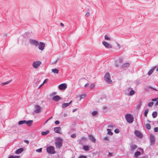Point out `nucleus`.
<instances>
[{
  "label": "nucleus",
  "instance_id": "obj_1",
  "mask_svg": "<svg viewBox=\"0 0 158 158\" xmlns=\"http://www.w3.org/2000/svg\"><path fill=\"white\" fill-rule=\"evenodd\" d=\"M127 122L129 123H132L134 121V117L133 115L130 114H127L125 116Z\"/></svg>",
  "mask_w": 158,
  "mask_h": 158
},
{
  "label": "nucleus",
  "instance_id": "obj_2",
  "mask_svg": "<svg viewBox=\"0 0 158 158\" xmlns=\"http://www.w3.org/2000/svg\"><path fill=\"white\" fill-rule=\"evenodd\" d=\"M56 140L57 142H55V145L56 148H60L62 145L63 139L60 137H58Z\"/></svg>",
  "mask_w": 158,
  "mask_h": 158
},
{
  "label": "nucleus",
  "instance_id": "obj_3",
  "mask_svg": "<svg viewBox=\"0 0 158 158\" xmlns=\"http://www.w3.org/2000/svg\"><path fill=\"white\" fill-rule=\"evenodd\" d=\"M47 152L49 154H54L56 153L54 147L51 146L47 148Z\"/></svg>",
  "mask_w": 158,
  "mask_h": 158
},
{
  "label": "nucleus",
  "instance_id": "obj_4",
  "mask_svg": "<svg viewBox=\"0 0 158 158\" xmlns=\"http://www.w3.org/2000/svg\"><path fill=\"white\" fill-rule=\"evenodd\" d=\"M104 80L107 82L108 83H112V81L110 78V76L109 73L107 72L106 73L104 76Z\"/></svg>",
  "mask_w": 158,
  "mask_h": 158
},
{
  "label": "nucleus",
  "instance_id": "obj_5",
  "mask_svg": "<svg viewBox=\"0 0 158 158\" xmlns=\"http://www.w3.org/2000/svg\"><path fill=\"white\" fill-rule=\"evenodd\" d=\"M29 41L31 44L34 45L36 47L38 46L39 45V42L36 40L29 39Z\"/></svg>",
  "mask_w": 158,
  "mask_h": 158
},
{
  "label": "nucleus",
  "instance_id": "obj_6",
  "mask_svg": "<svg viewBox=\"0 0 158 158\" xmlns=\"http://www.w3.org/2000/svg\"><path fill=\"white\" fill-rule=\"evenodd\" d=\"M42 63L41 61H37L33 62L32 64L33 67L35 69H36L38 67L40 64H41Z\"/></svg>",
  "mask_w": 158,
  "mask_h": 158
},
{
  "label": "nucleus",
  "instance_id": "obj_7",
  "mask_svg": "<svg viewBox=\"0 0 158 158\" xmlns=\"http://www.w3.org/2000/svg\"><path fill=\"white\" fill-rule=\"evenodd\" d=\"M38 48L41 51H43L45 48V44L42 42H40L39 43V45H38Z\"/></svg>",
  "mask_w": 158,
  "mask_h": 158
},
{
  "label": "nucleus",
  "instance_id": "obj_8",
  "mask_svg": "<svg viewBox=\"0 0 158 158\" xmlns=\"http://www.w3.org/2000/svg\"><path fill=\"white\" fill-rule=\"evenodd\" d=\"M35 110L34 112L36 113H39L41 111V107L38 105H36L35 106Z\"/></svg>",
  "mask_w": 158,
  "mask_h": 158
},
{
  "label": "nucleus",
  "instance_id": "obj_9",
  "mask_svg": "<svg viewBox=\"0 0 158 158\" xmlns=\"http://www.w3.org/2000/svg\"><path fill=\"white\" fill-rule=\"evenodd\" d=\"M58 87L60 90H65L67 88V85L66 83H63L59 85Z\"/></svg>",
  "mask_w": 158,
  "mask_h": 158
},
{
  "label": "nucleus",
  "instance_id": "obj_10",
  "mask_svg": "<svg viewBox=\"0 0 158 158\" xmlns=\"http://www.w3.org/2000/svg\"><path fill=\"white\" fill-rule=\"evenodd\" d=\"M150 142L151 145H152L154 144L155 142V137L152 135L151 134L150 135Z\"/></svg>",
  "mask_w": 158,
  "mask_h": 158
},
{
  "label": "nucleus",
  "instance_id": "obj_11",
  "mask_svg": "<svg viewBox=\"0 0 158 158\" xmlns=\"http://www.w3.org/2000/svg\"><path fill=\"white\" fill-rule=\"evenodd\" d=\"M134 133L135 135L138 137L141 138L143 137L142 133L139 131H135Z\"/></svg>",
  "mask_w": 158,
  "mask_h": 158
},
{
  "label": "nucleus",
  "instance_id": "obj_12",
  "mask_svg": "<svg viewBox=\"0 0 158 158\" xmlns=\"http://www.w3.org/2000/svg\"><path fill=\"white\" fill-rule=\"evenodd\" d=\"M61 99V98L59 96L56 95L52 97V100L57 102Z\"/></svg>",
  "mask_w": 158,
  "mask_h": 158
},
{
  "label": "nucleus",
  "instance_id": "obj_13",
  "mask_svg": "<svg viewBox=\"0 0 158 158\" xmlns=\"http://www.w3.org/2000/svg\"><path fill=\"white\" fill-rule=\"evenodd\" d=\"M102 44L106 48H111L112 47L111 45L106 41H103L102 42Z\"/></svg>",
  "mask_w": 158,
  "mask_h": 158
},
{
  "label": "nucleus",
  "instance_id": "obj_14",
  "mask_svg": "<svg viewBox=\"0 0 158 158\" xmlns=\"http://www.w3.org/2000/svg\"><path fill=\"white\" fill-rule=\"evenodd\" d=\"M61 128L60 127H55L54 128V130L55 132L58 134H61L60 131Z\"/></svg>",
  "mask_w": 158,
  "mask_h": 158
},
{
  "label": "nucleus",
  "instance_id": "obj_15",
  "mask_svg": "<svg viewBox=\"0 0 158 158\" xmlns=\"http://www.w3.org/2000/svg\"><path fill=\"white\" fill-rule=\"evenodd\" d=\"M72 102V101H71L69 103H63L62 104V107L63 108H65L69 106Z\"/></svg>",
  "mask_w": 158,
  "mask_h": 158
},
{
  "label": "nucleus",
  "instance_id": "obj_16",
  "mask_svg": "<svg viewBox=\"0 0 158 158\" xmlns=\"http://www.w3.org/2000/svg\"><path fill=\"white\" fill-rule=\"evenodd\" d=\"M130 148H131V150L132 151L135 150L137 147L136 145L133 144V143L132 142L130 143Z\"/></svg>",
  "mask_w": 158,
  "mask_h": 158
},
{
  "label": "nucleus",
  "instance_id": "obj_17",
  "mask_svg": "<svg viewBox=\"0 0 158 158\" xmlns=\"http://www.w3.org/2000/svg\"><path fill=\"white\" fill-rule=\"evenodd\" d=\"M23 148H19L16 150L15 152L16 154H19L22 152L23 151Z\"/></svg>",
  "mask_w": 158,
  "mask_h": 158
},
{
  "label": "nucleus",
  "instance_id": "obj_18",
  "mask_svg": "<svg viewBox=\"0 0 158 158\" xmlns=\"http://www.w3.org/2000/svg\"><path fill=\"white\" fill-rule=\"evenodd\" d=\"M33 120H29L25 121V124L28 127L30 126L33 123Z\"/></svg>",
  "mask_w": 158,
  "mask_h": 158
},
{
  "label": "nucleus",
  "instance_id": "obj_19",
  "mask_svg": "<svg viewBox=\"0 0 158 158\" xmlns=\"http://www.w3.org/2000/svg\"><path fill=\"white\" fill-rule=\"evenodd\" d=\"M90 139L93 142L95 143L96 139L94 136L92 135H89Z\"/></svg>",
  "mask_w": 158,
  "mask_h": 158
},
{
  "label": "nucleus",
  "instance_id": "obj_20",
  "mask_svg": "<svg viewBox=\"0 0 158 158\" xmlns=\"http://www.w3.org/2000/svg\"><path fill=\"white\" fill-rule=\"evenodd\" d=\"M156 67L154 66L153 68L152 69H151L149 71V72L148 73V75L150 76L153 73L154 70L155 69Z\"/></svg>",
  "mask_w": 158,
  "mask_h": 158
},
{
  "label": "nucleus",
  "instance_id": "obj_21",
  "mask_svg": "<svg viewBox=\"0 0 158 158\" xmlns=\"http://www.w3.org/2000/svg\"><path fill=\"white\" fill-rule=\"evenodd\" d=\"M83 149L86 151H88L89 150V148L88 145H84L83 147Z\"/></svg>",
  "mask_w": 158,
  "mask_h": 158
},
{
  "label": "nucleus",
  "instance_id": "obj_22",
  "mask_svg": "<svg viewBox=\"0 0 158 158\" xmlns=\"http://www.w3.org/2000/svg\"><path fill=\"white\" fill-rule=\"evenodd\" d=\"M50 132L49 130H47L45 131H43L41 132V135L43 136L46 135L48 134Z\"/></svg>",
  "mask_w": 158,
  "mask_h": 158
},
{
  "label": "nucleus",
  "instance_id": "obj_23",
  "mask_svg": "<svg viewBox=\"0 0 158 158\" xmlns=\"http://www.w3.org/2000/svg\"><path fill=\"white\" fill-rule=\"evenodd\" d=\"M107 134L108 135H113V133L111 131V130L110 129H107Z\"/></svg>",
  "mask_w": 158,
  "mask_h": 158
},
{
  "label": "nucleus",
  "instance_id": "obj_24",
  "mask_svg": "<svg viewBox=\"0 0 158 158\" xmlns=\"http://www.w3.org/2000/svg\"><path fill=\"white\" fill-rule=\"evenodd\" d=\"M141 154V152L139 151H137L134 154L136 158L138 157Z\"/></svg>",
  "mask_w": 158,
  "mask_h": 158
},
{
  "label": "nucleus",
  "instance_id": "obj_25",
  "mask_svg": "<svg viewBox=\"0 0 158 158\" xmlns=\"http://www.w3.org/2000/svg\"><path fill=\"white\" fill-rule=\"evenodd\" d=\"M52 72H53L55 74H58L59 73V70L58 69L56 68H55L54 69H52Z\"/></svg>",
  "mask_w": 158,
  "mask_h": 158
},
{
  "label": "nucleus",
  "instance_id": "obj_26",
  "mask_svg": "<svg viewBox=\"0 0 158 158\" xmlns=\"http://www.w3.org/2000/svg\"><path fill=\"white\" fill-rule=\"evenodd\" d=\"M130 65V64L129 63L127 62L123 64L122 66L123 67L128 68Z\"/></svg>",
  "mask_w": 158,
  "mask_h": 158
},
{
  "label": "nucleus",
  "instance_id": "obj_27",
  "mask_svg": "<svg viewBox=\"0 0 158 158\" xmlns=\"http://www.w3.org/2000/svg\"><path fill=\"white\" fill-rule=\"evenodd\" d=\"M152 117L153 118H156L157 116V113L156 111H154L152 114Z\"/></svg>",
  "mask_w": 158,
  "mask_h": 158
},
{
  "label": "nucleus",
  "instance_id": "obj_28",
  "mask_svg": "<svg viewBox=\"0 0 158 158\" xmlns=\"http://www.w3.org/2000/svg\"><path fill=\"white\" fill-rule=\"evenodd\" d=\"M12 80H11L9 81H7L6 82H2L1 84V85H6V84H7L10 82L12 81Z\"/></svg>",
  "mask_w": 158,
  "mask_h": 158
},
{
  "label": "nucleus",
  "instance_id": "obj_29",
  "mask_svg": "<svg viewBox=\"0 0 158 158\" xmlns=\"http://www.w3.org/2000/svg\"><path fill=\"white\" fill-rule=\"evenodd\" d=\"M20 156H14L12 155H10L9 156L8 158H19Z\"/></svg>",
  "mask_w": 158,
  "mask_h": 158
},
{
  "label": "nucleus",
  "instance_id": "obj_30",
  "mask_svg": "<svg viewBox=\"0 0 158 158\" xmlns=\"http://www.w3.org/2000/svg\"><path fill=\"white\" fill-rule=\"evenodd\" d=\"M26 120H20L18 122V124L19 125H21L25 123Z\"/></svg>",
  "mask_w": 158,
  "mask_h": 158
},
{
  "label": "nucleus",
  "instance_id": "obj_31",
  "mask_svg": "<svg viewBox=\"0 0 158 158\" xmlns=\"http://www.w3.org/2000/svg\"><path fill=\"white\" fill-rule=\"evenodd\" d=\"M135 93V91L134 90H131L129 92V94L131 96L134 95Z\"/></svg>",
  "mask_w": 158,
  "mask_h": 158
},
{
  "label": "nucleus",
  "instance_id": "obj_32",
  "mask_svg": "<svg viewBox=\"0 0 158 158\" xmlns=\"http://www.w3.org/2000/svg\"><path fill=\"white\" fill-rule=\"evenodd\" d=\"M98 114V112L97 111H93L92 112V113H91L92 115L93 116H95V115H96L97 114Z\"/></svg>",
  "mask_w": 158,
  "mask_h": 158
},
{
  "label": "nucleus",
  "instance_id": "obj_33",
  "mask_svg": "<svg viewBox=\"0 0 158 158\" xmlns=\"http://www.w3.org/2000/svg\"><path fill=\"white\" fill-rule=\"evenodd\" d=\"M148 112V109H147L145 110L144 112V115L145 116V117L147 116Z\"/></svg>",
  "mask_w": 158,
  "mask_h": 158
},
{
  "label": "nucleus",
  "instance_id": "obj_34",
  "mask_svg": "<svg viewBox=\"0 0 158 158\" xmlns=\"http://www.w3.org/2000/svg\"><path fill=\"white\" fill-rule=\"evenodd\" d=\"M146 128L148 130H149L151 129V126L150 124H146L145 125Z\"/></svg>",
  "mask_w": 158,
  "mask_h": 158
},
{
  "label": "nucleus",
  "instance_id": "obj_35",
  "mask_svg": "<svg viewBox=\"0 0 158 158\" xmlns=\"http://www.w3.org/2000/svg\"><path fill=\"white\" fill-rule=\"evenodd\" d=\"M95 86V85L94 83H92L89 86V89H93Z\"/></svg>",
  "mask_w": 158,
  "mask_h": 158
},
{
  "label": "nucleus",
  "instance_id": "obj_36",
  "mask_svg": "<svg viewBox=\"0 0 158 158\" xmlns=\"http://www.w3.org/2000/svg\"><path fill=\"white\" fill-rule=\"evenodd\" d=\"M42 148H40L39 149H37L36 150V151L37 152L40 153L41 152H42Z\"/></svg>",
  "mask_w": 158,
  "mask_h": 158
},
{
  "label": "nucleus",
  "instance_id": "obj_37",
  "mask_svg": "<svg viewBox=\"0 0 158 158\" xmlns=\"http://www.w3.org/2000/svg\"><path fill=\"white\" fill-rule=\"evenodd\" d=\"M153 104L154 103L153 102H150L148 103V106L149 107H152V106L153 105Z\"/></svg>",
  "mask_w": 158,
  "mask_h": 158
},
{
  "label": "nucleus",
  "instance_id": "obj_38",
  "mask_svg": "<svg viewBox=\"0 0 158 158\" xmlns=\"http://www.w3.org/2000/svg\"><path fill=\"white\" fill-rule=\"evenodd\" d=\"M105 39L106 40H110V37H108L107 35H106L105 36Z\"/></svg>",
  "mask_w": 158,
  "mask_h": 158
},
{
  "label": "nucleus",
  "instance_id": "obj_39",
  "mask_svg": "<svg viewBox=\"0 0 158 158\" xmlns=\"http://www.w3.org/2000/svg\"><path fill=\"white\" fill-rule=\"evenodd\" d=\"M119 132H120V131L118 129H115L114 130V132L116 134H118Z\"/></svg>",
  "mask_w": 158,
  "mask_h": 158
},
{
  "label": "nucleus",
  "instance_id": "obj_40",
  "mask_svg": "<svg viewBox=\"0 0 158 158\" xmlns=\"http://www.w3.org/2000/svg\"><path fill=\"white\" fill-rule=\"evenodd\" d=\"M85 94H81V95H80V98H81V99H83V98H84L85 97Z\"/></svg>",
  "mask_w": 158,
  "mask_h": 158
},
{
  "label": "nucleus",
  "instance_id": "obj_41",
  "mask_svg": "<svg viewBox=\"0 0 158 158\" xmlns=\"http://www.w3.org/2000/svg\"><path fill=\"white\" fill-rule=\"evenodd\" d=\"M57 94V92H53L51 94H50V96H52L53 95H54L55 94Z\"/></svg>",
  "mask_w": 158,
  "mask_h": 158
},
{
  "label": "nucleus",
  "instance_id": "obj_42",
  "mask_svg": "<svg viewBox=\"0 0 158 158\" xmlns=\"http://www.w3.org/2000/svg\"><path fill=\"white\" fill-rule=\"evenodd\" d=\"M154 131L155 132H158V128L157 127H155L154 128Z\"/></svg>",
  "mask_w": 158,
  "mask_h": 158
},
{
  "label": "nucleus",
  "instance_id": "obj_43",
  "mask_svg": "<svg viewBox=\"0 0 158 158\" xmlns=\"http://www.w3.org/2000/svg\"><path fill=\"white\" fill-rule=\"evenodd\" d=\"M76 134H72L71 135V137L72 138H75L76 137Z\"/></svg>",
  "mask_w": 158,
  "mask_h": 158
},
{
  "label": "nucleus",
  "instance_id": "obj_44",
  "mask_svg": "<svg viewBox=\"0 0 158 158\" xmlns=\"http://www.w3.org/2000/svg\"><path fill=\"white\" fill-rule=\"evenodd\" d=\"M78 158H87V156L84 155H81Z\"/></svg>",
  "mask_w": 158,
  "mask_h": 158
},
{
  "label": "nucleus",
  "instance_id": "obj_45",
  "mask_svg": "<svg viewBox=\"0 0 158 158\" xmlns=\"http://www.w3.org/2000/svg\"><path fill=\"white\" fill-rule=\"evenodd\" d=\"M60 122L59 121L57 120L55 121V123L56 125H58L60 124Z\"/></svg>",
  "mask_w": 158,
  "mask_h": 158
},
{
  "label": "nucleus",
  "instance_id": "obj_46",
  "mask_svg": "<svg viewBox=\"0 0 158 158\" xmlns=\"http://www.w3.org/2000/svg\"><path fill=\"white\" fill-rule=\"evenodd\" d=\"M141 105H142V103H141V102H139V104L138 105V106H137L138 108H140L141 107Z\"/></svg>",
  "mask_w": 158,
  "mask_h": 158
},
{
  "label": "nucleus",
  "instance_id": "obj_47",
  "mask_svg": "<svg viewBox=\"0 0 158 158\" xmlns=\"http://www.w3.org/2000/svg\"><path fill=\"white\" fill-rule=\"evenodd\" d=\"M114 127H115L114 125L113 126V125H108V128H113Z\"/></svg>",
  "mask_w": 158,
  "mask_h": 158
},
{
  "label": "nucleus",
  "instance_id": "obj_48",
  "mask_svg": "<svg viewBox=\"0 0 158 158\" xmlns=\"http://www.w3.org/2000/svg\"><path fill=\"white\" fill-rule=\"evenodd\" d=\"M104 140H105L108 141L109 140V138L108 137V136H106L104 139Z\"/></svg>",
  "mask_w": 158,
  "mask_h": 158
},
{
  "label": "nucleus",
  "instance_id": "obj_49",
  "mask_svg": "<svg viewBox=\"0 0 158 158\" xmlns=\"http://www.w3.org/2000/svg\"><path fill=\"white\" fill-rule=\"evenodd\" d=\"M90 15V14L89 12H87L85 15V16L86 17H88Z\"/></svg>",
  "mask_w": 158,
  "mask_h": 158
},
{
  "label": "nucleus",
  "instance_id": "obj_50",
  "mask_svg": "<svg viewBox=\"0 0 158 158\" xmlns=\"http://www.w3.org/2000/svg\"><path fill=\"white\" fill-rule=\"evenodd\" d=\"M27 33H25L24 34H23V36H24V38H27L28 37H27Z\"/></svg>",
  "mask_w": 158,
  "mask_h": 158
},
{
  "label": "nucleus",
  "instance_id": "obj_51",
  "mask_svg": "<svg viewBox=\"0 0 158 158\" xmlns=\"http://www.w3.org/2000/svg\"><path fill=\"white\" fill-rule=\"evenodd\" d=\"M151 100L152 102H156L157 101V99L156 98H153Z\"/></svg>",
  "mask_w": 158,
  "mask_h": 158
},
{
  "label": "nucleus",
  "instance_id": "obj_52",
  "mask_svg": "<svg viewBox=\"0 0 158 158\" xmlns=\"http://www.w3.org/2000/svg\"><path fill=\"white\" fill-rule=\"evenodd\" d=\"M24 142L26 143L27 144H28L29 143V141L28 140H24Z\"/></svg>",
  "mask_w": 158,
  "mask_h": 158
},
{
  "label": "nucleus",
  "instance_id": "obj_53",
  "mask_svg": "<svg viewBox=\"0 0 158 158\" xmlns=\"http://www.w3.org/2000/svg\"><path fill=\"white\" fill-rule=\"evenodd\" d=\"M119 62L120 63H122L123 61V59L121 58H120L119 59Z\"/></svg>",
  "mask_w": 158,
  "mask_h": 158
},
{
  "label": "nucleus",
  "instance_id": "obj_54",
  "mask_svg": "<svg viewBox=\"0 0 158 158\" xmlns=\"http://www.w3.org/2000/svg\"><path fill=\"white\" fill-rule=\"evenodd\" d=\"M48 79H45L44 80V82H43V83L44 84V83H45V82H47V81H48Z\"/></svg>",
  "mask_w": 158,
  "mask_h": 158
},
{
  "label": "nucleus",
  "instance_id": "obj_55",
  "mask_svg": "<svg viewBox=\"0 0 158 158\" xmlns=\"http://www.w3.org/2000/svg\"><path fill=\"white\" fill-rule=\"evenodd\" d=\"M150 88L152 89H153V90H155L157 91H158V90H157L156 88H154L150 87Z\"/></svg>",
  "mask_w": 158,
  "mask_h": 158
},
{
  "label": "nucleus",
  "instance_id": "obj_56",
  "mask_svg": "<svg viewBox=\"0 0 158 158\" xmlns=\"http://www.w3.org/2000/svg\"><path fill=\"white\" fill-rule=\"evenodd\" d=\"M88 85H89V83H87L85 85L84 87H86L88 86Z\"/></svg>",
  "mask_w": 158,
  "mask_h": 158
},
{
  "label": "nucleus",
  "instance_id": "obj_57",
  "mask_svg": "<svg viewBox=\"0 0 158 158\" xmlns=\"http://www.w3.org/2000/svg\"><path fill=\"white\" fill-rule=\"evenodd\" d=\"M141 153L142 154H143L144 153V151L143 149L141 148Z\"/></svg>",
  "mask_w": 158,
  "mask_h": 158
},
{
  "label": "nucleus",
  "instance_id": "obj_58",
  "mask_svg": "<svg viewBox=\"0 0 158 158\" xmlns=\"http://www.w3.org/2000/svg\"><path fill=\"white\" fill-rule=\"evenodd\" d=\"M77 110V109H73L72 111L73 112H75Z\"/></svg>",
  "mask_w": 158,
  "mask_h": 158
},
{
  "label": "nucleus",
  "instance_id": "obj_59",
  "mask_svg": "<svg viewBox=\"0 0 158 158\" xmlns=\"http://www.w3.org/2000/svg\"><path fill=\"white\" fill-rule=\"evenodd\" d=\"M108 154H109V156H111L112 155L113 153H111L110 152H109Z\"/></svg>",
  "mask_w": 158,
  "mask_h": 158
},
{
  "label": "nucleus",
  "instance_id": "obj_60",
  "mask_svg": "<svg viewBox=\"0 0 158 158\" xmlns=\"http://www.w3.org/2000/svg\"><path fill=\"white\" fill-rule=\"evenodd\" d=\"M60 25L62 27H63L64 26V24L61 23H60Z\"/></svg>",
  "mask_w": 158,
  "mask_h": 158
},
{
  "label": "nucleus",
  "instance_id": "obj_61",
  "mask_svg": "<svg viewBox=\"0 0 158 158\" xmlns=\"http://www.w3.org/2000/svg\"><path fill=\"white\" fill-rule=\"evenodd\" d=\"M156 106H157L158 105V101H156V102L155 104Z\"/></svg>",
  "mask_w": 158,
  "mask_h": 158
},
{
  "label": "nucleus",
  "instance_id": "obj_62",
  "mask_svg": "<svg viewBox=\"0 0 158 158\" xmlns=\"http://www.w3.org/2000/svg\"><path fill=\"white\" fill-rule=\"evenodd\" d=\"M64 117H66L67 116V114L66 113H64Z\"/></svg>",
  "mask_w": 158,
  "mask_h": 158
},
{
  "label": "nucleus",
  "instance_id": "obj_63",
  "mask_svg": "<svg viewBox=\"0 0 158 158\" xmlns=\"http://www.w3.org/2000/svg\"><path fill=\"white\" fill-rule=\"evenodd\" d=\"M85 139H86V138L85 137L83 136L81 137V140H82Z\"/></svg>",
  "mask_w": 158,
  "mask_h": 158
},
{
  "label": "nucleus",
  "instance_id": "obj_64",
  "mask_svg": "<svg viewBox=\"0 0 158 158\" xmlns=\"http://www.w3.org/2000/svg\"><path fill=\"white\" fill-rule=\"evenodd\" d=\"M115 65L116 67H118L119 66V65L118 64H116Z\"/></svg>",
  "mask_w": 158,
  "mask_h": 158
}]
</instances>
